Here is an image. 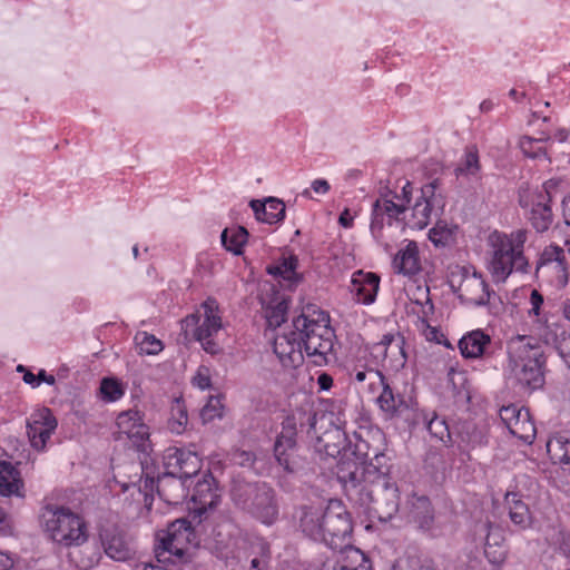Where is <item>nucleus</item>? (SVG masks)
<instances>
[{
    "instance_id": "nucleus-45",
    "label": "nucleus",
    "mask_w": 570,
    "mask_h": 570,
    "mask_svg": "<svg viewBox=\"0 0 570 570\" xmlns=\"http://www.w3.org/2000/svg\"><path fill=\"white\" fill-rule=\"evenodd\" d=\"M549 137L544 139H535L530 136H523L520 138L519 146L522 154L531 159H538L541 157H547V150L539 146L540 142L548 140Z\"/></svg>"
},
{
    "instance_id": "nucleus-35",
    "label": "nucleus",
    "mask_w": 570,
    "mask_h": 570,
    "mask_svg": "<svg viewBox=\"0 0 570 570\" xmlns=\"http://www.w3.org/2000/svg\"><path fill=\"white\" fill-rule=\"evenodd\" d=\"M248 230L244 226L226 227L220 235L223 247L232 254L239 256L248 242Z\"/></svg>"
},
{
    "instance_id": "nucleus-62",
    "label": "nucleus",
    "mask_w": 570,
    "mask_h": 570,
    "mask_svg": "<svg viewBox=\"0 0 570 570\" xmlns=\"http://www.w3.org/2000/svg\"><path fill=\"white\" fill-rule=\"evenodd\" d=\"M531 308L529 309V316L540 317L542 315V306L544 304V297L538 289H532L530 294Z\"/></svg>"
},
{
    "instance_id": "nucleus-58",
    "label": "nucleus",
    "mask_w": 570,
    "mask_h": 570,
    "mask_svg": "<svg viewBox=\"0 0 570 570\" xmlns=\"http://www.w3.org/2000/svg\"><path fill=\"white\" fill-rule=\"evenodd\" d=\"M287 302L285 299L278 302L275 306L271 307L267 320L271 325L281 326L286 322Z\"/></svg>"
},
{
    "instance_id": "nucleus-21",
    "label": "nucleus",
    "mask_w": 570,
    "mask_h": 570,
    "mask_svg": "<svg viewBox=\"0 0 570 570\" xmlns=\"http://www.w3.org/2000/svg\"><path fill=\"white\" fill-rule=\"evenodd\" d=\"M380 276L376 273L358 269L353 273L351 292L357 303L371 305L375 302L380 289Z\"/></svg>"
},
{
    "instance_id": "nucleus-11",
    "label": "nucleus",
    "mask_w": 570,
    "mask_h": 570,
    "mask_svg": "<svg viewBox=\"0 0 570 570\" xmlns=\"http://www.w3.org/2000/svg\"><path fill=\"white\" fill-rule=\"evenodd\" d=\"M342 412L335 414L333 411L322 412L321 421H326V428L320 435L316 436L314 442L315 451L324 458L345 459L348 456V445L351 440L346 433V421L342 417Z\"/></svg>"
},
{
    "instance_id": "nucleus-46",
    "label": "nucleus",
    "mask_w": 570,
    "mask_h": 570,
    "mask_svg": "<svg viewBox=\"0 0 570 570\" xmlns=\"http://www.w3.org/2000/svg\"><path fill=\"white\" fill-rule=\"evenodd\" d=\"M144 414L137 410H128L121 412L116 420V424L119 432L126 434V436L137 426L138 422L141 421Z\"/></svg>"
},
{
    "instance_id": "nucleus-17",
    "label": "nucleus",
    "mask_w": 570,
    "mask_h": 570,
    "mask_svg": "<svg viewBox=\"0 0 570 570\" xmlns=\"http://www.w3.org/2000/svg\"><path fill=\"white\" fill-rule=\"evenodd\" d=\"M163 466L166 473L191 480L200 472L202 459L188 449L169 446L163 453Z\"/></svg>"
},
{
    "instance_id": "nucleus-52",
    "label": "nucleus",
    "mask_w": 570,
    "mask_h": 570,
    "mask_svg": "<svg viewBox=\"0 0 570 570\" xmlns=\"http://www.w3.org/2000/svg\"><path fill=\"white\" fill-rule=\"evenodd\" d=\"M28 428H29L28 434H29L31 445L37 450L45 449V446L52 433L40 429L39 424H28Z\"/></svg>"
},
{
    "instance_id": "nucleus-25",
    "label": "nucleus",
    "mask_w": 570,
    "mask_h": 570,
    "mask_svg": "<svg viewBox=\"0 0 570 570\" xmlns=\"http://www.w3.org/2000/svg\"><path fill=\"white\" fill-rule=\"evenodd\" d=\"M0 495L24 500L26 487L20 470L9 461L0 460Z\"/></svg>"
},
{
    "instance_id": "nucleus-44",
    "label": "nucleus",
    "mask_w": 570,
    "mask_h": 570,
    "mask_svg": "<svg viewBox=\"0 0 570 570\" xmlns=\"http://www.w3.org/2000/svg\"><path fill=\"white\" fill-rule=\"evenodd\" d=\"M480 170L479 153L475 148H468L460 165L454 169L456 177L475 175Z\"/></svg>"
},
{
    "instance_id": "nucleus-50",
    "label": "nucleus",
    "mask_w": 570,
    "mask_h": 570,
    "mask_svg": "<svg viewBox=\"0 0 570 570\" xmlns=\"http://www.w3.org/2000/svg\"><path fill=\"white\" fill-rule=\"evenodd\" d=\"M559 186V179L550 178L546 180L540 187H531L529 185V194H532L541 199L553 203L552 193Z\"/></svg>"
},
{
    "instance_id": "nucleus-32",
    "label": "nucleus",
    "mask_w": 570,
    "mask_h": 570,
    "mask_svg": "<svg viewBox=\"0 0 570 570\" xmlns=\"http://www.w3.org/2000/svg\"><path fill=\"white\" fill-rule=\"evenodd\" d=\"M317 422L318 412L312 406H299L284 417L281 423V431H284V428L288 424L294 432V436H297L298 429L304 430L305 428H307V433H311V431L316 433Z\"/></svg>"
},
{
    "instance_id": "nucleus-56",
    "label": "nucleus",
    "mask_w": 570,
    "mask_h": 570,
    "mask_svg": "<svg viewBox=\"0 0 570 570\" xmlns=\"http://www.w3.org/2000/svg\"><path fill=\"white\" fill-rule=\"evenodd\" d=\"M31 424H39L40 429L53 433L58 426V421L50 409L43 407L38 414V419H35Z\"/></svg>"
},
{
    "instance_id": "nucleus-5",
    "label": "nucleus",
    "mask_w": 570,
    "mask_h": 570,
    "mask_svg": "<svg viewBox=\"0 0 570 570\" xmlns=\"http://www.w3.org/2000/svg\"><path fill=\"white\" fill-rule=\"evenodd\" d=\"M509 367L512 379L525 392L543 389L547 360L541 343L527 335H517L508 343Z\"/></svg>"
},
{
    "instance_id": "nucleus-7",
    "label": "nucleus",
    "mask_w": 570,
    "mask_h": 570,
    "mask_svg": "<svg viewBox=\"0 0 570 570\" xmlns=\"http://www.w3.org/2000/svg\"><path fill=\"white\" fill-rule=\"evenodd\" d=\"M40 523L49 538L65 548L80 547L88 540L85 519L68 507L45 505L40 514Z\"/></svg>"
},
{
    "instance_id": "nucleus-15",
    "label": "nucleus",
    "mask_w": 570,
    "mask_h": 570,
    "mask_svg": "<svg viewBox=\"0 0 570 570\" xmlns=\"http://www.w3.org/2000/svg\"><path fill=\"white\" fill-rule=\"evenodd\" d=\"M492 256L489 262V271L495 282H505L513 273L514 232L507 234L494 230L489 236Z\"/></svg>"
},
{
    "instance_id": "nucleus-6",
    "label": "nucleus",
    "mask_w": 570,
    "mask_h": 570,
    "mask_svg": "<svg viewBox=\"0 0 570 570\" xmlns=\"http://www.w3.org/2000/svg\"><path fill=\"white\" fill-rule=\"evenodd\" d=\"M230 500L236 508L265 525L274 524L279 517V503L275 489L265 481L233 479Z\"/></svg>"
},
{
    "instance_id": "nucleus-28",
    "label": "nucleus",
    "mask_w": 570,
    "mask_h": 570,
    "mask_svg": "<svg viewBox=\"0 0 570 570\" xmlns=\"http://www.w3.org/2000/svg\"><path fill=\"white\" fill-rule=\"evenodd\" d=\"M249 206L254 212L255 218L261 223L274 225L283 222L285 218L286 207L279 198L252 199Z\"/></svg>"
},
{
    "instance_id": "nucleus-18",
    "label": "nucleus",
    "mask_w": 570,
    "mask_h": 570,
    "mask_svg": "<svg viewBox=\"0 0 570 570\" xmlns=\"http://www.w3.org/2000/svg\"><path fill=\"white\" fill-rule=\"evenodd\" d=\"M406 204L395 203L391 198H385L382 204L381 199H376L372 204L371 209V224L370 230L375 239H380L383 236L384 217L387 218V225H392L393 222H400V215L406 212Z\"/></svg>"
},
{
    "instance_id": "nucleus-31",
    "label": "nucleus",
    "mask_w": 570,
    "mask_h": 570,
    "mask_svg": "<svg viewBox=\"0 0 570 570\" xmlns=\"http://www.w3.org/2000/svg\"><path fill=\"white\" fill-rule=\"evenodd\" d=\"M504 502L508 508V513L511 522L518 530H527L532 525V514L529 505L522 500L520 492H507Z\"/></svg>"
},
{
    "instance_id": "nucleus-48",
    "label": "nucleus",
    "mask_w": 570,
    "mask_h": 570,
    "mask_svg": "<svg viewBox=\"0 0 570 570\" xmlns=\"http://www.w3.org/2000/svg\"><path fill=\"white\" fill-rule=\"evenodd\" d=\"M158 488V478L155 479L153 476L146 475L140 480L139 484V493L144 497L145 507L150 510L154 502V493L157 492Z\"/></svg>"
},
{
    "instance_id": "nucleus-36",
    "label": "nucleus",
    "mask_w": 570,
    "mask_h": 570,
    "mask_svg": "<svg viewBox=\"0 0 570 570\" xmlns=\"http://www.w3.org/2000/svg\"><path fill=\"white\" fill-rule=\"evenodd\" d=\"M508 430L510 434L521 440L523 443L532 444L537 435V429L529 409L522 412L521 416L515 419Z\"/></svg>"
},
{
    "instance_id": "nucleus-53",
    "label": "nucleus",
    "mask_w": 570,
    "mask_h": 570,
    "mask_svg": "<svg viewBox=\"0 0 570 570\" xmlns=\"http://www.w3.org/2000/svg\"><path fill=\"white\" fill-rule=\"evenodd\" d=\"M22 380L33 389L38 387L41 383H46L48 385H53L56 383V377L52 374H48L43 368H41L38 374H33L31 371H26Z\"/></svg>"
},
{
    "instance_id": "nucleus-1",
    "label": "nucleus",
    "mask_w": 570,
    "mask_h": 570,
    "mask_svg": "<svg viewBox=\"0 0 570 570\" xmlns=\"http://www.w3.org/2000/svg\"><path fill=\"white\" fill-rule=\"evenodd\" d=\"M330 315L314 304L303 308L292 321V330L277 338L274 352L282 357L296 348H304L308 356L315 357L318 365L327 363V355L334 348V331L330 327Z\"/></svg>"
},
{
    "instance_id": "nucleus-22",
    "label": "nucleus",
    "mask_w": 570,
    "mask_h": 570,
    "mask_svg": "<svg viewBox=\"0 0 570 570\" xmlns=\"http://www.w3.org/2000/svg\"><path fill=\"white\" fill-rule=\"evenodd\" d=\"M189 481L178 475L163 472L158 475V497L167 504H179L189 495Z\"/></svg>"
},
{
    "instance_id": "nucleus-12",
    "label": "nucleus",
    "mask_w": 570,
    "mask_h": 570,
    "mask_svg": "<svg viewBox=\"0 0 570 570\" xmlns=\"http://www.w3.org/2000/svg\"><path fill=\"white\" fill-rule=\"evenodd\" d=\"M324 544L332 550L350 549L353 522L341 500H330L324 508Z\"/></svg>"
},
{
    "instance_id": "nucleus-20",
    "label": "nucleus",
    "mask_w": 570,
    "mask_h": 570,
    "mask_svg": "<svg viewBox=\"0 0 570 570\" xmlns=\"http://www.w3.org/2000/svg\"><path fill=\"white\" fill-rule=\"evenodd\" d=\"M392 340V332L384 333L377 342H363L357 348L358 362L364 361L371 372L380 370L387 360V350Z\"/></svg>"
},
{
    "instance_id": "nucleus-61",
    "label": "nucleus",
    "mask_w": 570,
    "mask_h": 570,
    "mask_svg": "<svg viewBox=\"0 0 570 570\" xmlns=\"http://www.w3.org/2000/svg\"><path fill=\"white\" fill-rule=\"evenodd\" d=\"M14 535L13 518L0 507V537L8 538Z\"/></svg>"
},
{
    "instance_id": "nucleus-16",
    "label": "nucleus",
    "mask_w": 570,
    "mask_h": 570,
    "mask_svg": "<svg viewBox=\"0 0 570 570\" xmlns=\"http://www.w3.org/2000/svg\"><path fill=\"white\" fill-rule=\"evenodd\" d=\"M98 538L105 554L114 561L126 562L136 554L128 533L118 524L101 525Z\"/></svg>"
},
{
    "instance_id": "nucleus-13",
    "label": "nucleus",
    "mask_w": 570,
    "mask_h": 570,
    "mask_svg": "<svg viewBox=\"0 0 570 570\" xmlns=\"http://www.w3.org/2000/svg\"><path fill=\"white\" fill-rule=\"evenodd\" d=\"M273 456L277 468L282 471L281 478L296 479L307 469V460L299 453L297 436L287 424L279 431L273 444Z\"/></svg>"
},
{
    "instance_id": "nucleus-19",
    "label": "nucleus",
    "mask_w": 570,
    "mask_h": 570,
    "mask_svg": "<svg viewBox=\"0 0 570 570\" xmlns=\"http://www.w3.org/2000/svg\"><path fill=\"white\" fill-rule=\"evenodd\" d=\"M460 291L458 297L473 306H484L489 304L491 296L495 295L482 275L476 272L462 279Z\"/></svg>"
},
{
    "instance_id": "nucleus-60",
    "label": "nucleus",
    "mask_w": 570,
    "mask_h": 570,
    "mask_svg": "<svg viewBox=\"0 0 570 570\" xmlns=\"http://www.w3.org/2000/svg\"><path fill=\"white\" fill-rule=\"evenodd\" d=\"M451 237V230L444 226H440L439 224L431 228L429 232V238L435 246H444Z\"/></svg>"
},
{
    "instance_id": "nucleus-23",
    "label": "nucleus",
    "mask_w": 570,
    "mask_h": 570,
    "mask_svg": "<svg viewBox=\"0 0 570 570\" xmlns=\"http://www.w3.org/2000/svg\"><path fill=\"white\" fill-rule=\"evenodd\" d=\"M440 185V179H433L431 183L425 184L421 188V196L416 199L413 206V218L415 219L414 226L417 229L425 228L430 220L431 214L436 204H439L435 190Z\"/></svg>"
},
{
    "instance_id": "nucleus-57",
    "label": "nucleus",
    "mask_w": 570,
    "mask_h": 570,
    "mask_svg": "<svg viewBox=\"0 0 570 570\" xmlns=\"http://www.w3.org/2000/svg\"><path fill=\"white\" fill-rule=\"evenodd\" d=\"M424 463L426 469H431L435 473H444L448 468L443 454L436 450L428 452Z\"/></svg>"
},
{
    "instance_id": "nucleus-43",
    "label": "nucleus",
    "mask_w": 570,
    "mask_h": 570,
    "mask_svg": "<svg viewBox=\"0 0 570 570\" xmlns=\"http://www.w3.org/2000/svg\"><path fill=\"white\" fill-rule=\"evenodd\" d=\"M135 342L140 355H157L164 350V343L148 332H138Z\"/></svg>"
},
{
    "instance_id": "nucleus-42",
    "label": "nucleus",
    "mask_w": 570,
    "mask_h": 570,
    "mask_svg": "<svg viewBox=\"0 0 570 570\" xmlns=\"http://www.w3.org/2000/svg\"><path fill=\"white\" fill-rule=\"evenodd\" d=\"M449 381L452 384V392L455 402L469 403L471 400L470 390L468 387V379L464 373H456L453 368L450 370Z\"/></svg>"
},
{
    "instance_id": "nucleus-49",
    "label": "nucleus",
    "mask_w": 570,
    "mask_h": 570,
    "mask_svg": "<svg viewBox=\"0 0 570 570\" xmlns=\"http://www.w3.org/2000/svg\"><path fill=\"white\" fill-rule=\"evenodd\" d=\"M347 559L351 561V570H372L370 558L357 548L350 547L347 549Z\"/></svg>"
},
{
    "instance_id": "nucleus-26",
    "label": "nucleus",
    "mask_w": 570,
    "mask_h": 570,
    "mask_svg": "<svg viewBox=\"0 0 570 570\" xmlns=\"http://www.w3.org/2000/svg\"><path fill=\"white\" fill-rule=\"evenodd\" d=\"M298 257L289 255L281 257L276 263L266 267V273L279 279V283L286 288L293 291L303 282V275L297 273Z\"/></svg>"
},
{
    "instance_id": "nucleus-9",
    "label": "nucleus",
    "mask_w": 570,
    "mask_h": 570,
    "mask_svg": "<svg viewBox=\"0 0 570 570\" xmlns=\"http://www.w3.org/2000/svg\"><path fill=\"white\" fill-rule=\"evenodd\" d=\"M375 375L380 380L382 391L376 397V404L382 412L385 421L401 422L404 429H407L410 423L415 424V415L419 409V403L411 396H405L394 389L389 383L385 374L377 370Z\"/></svg>"
},
{
    "instance_id": "nucleus-27",
    "label": "nucleus",
    "mask_w": 570,
    "mask_h": 570,
    "mask_svg": "<svg viewBox=\"0 0 570 570\" xmlns=\"http://www.w3.org/2000/svg\"><path fill=\"white\" fill-rule=\"evenodd\" d=\"M204 311V321L194 330V338L200 340L216 335L223 327L219 304L215 297H207L200 305Z\"/></svg>"
},
{
    "instance_id": "nucleus-24",
    "label": "nucleus",
    "mask_w": 570,
    "mask_h": 570,
    "mask_svg": "<svg viewBox=\"0 0 570 570\" xmlns=\"http://www.w3.org/2000/svg\"><path fill=\"white\" fill-rule=\"evenodd\" d=\"M396 274L413 278L422 272L419 246L415 240H407V244L397 250L392 261Z\"/></svg>"
},
{
    "instance_id": "nucleus-38",
    "label": "nucleus",
    "mask_w": 570,
    "mask_h": 570,
    "mask_svg": "<svg viewBox=\"0 0 570 570\" xmlns=\"http://www.w3.org/2000/svg\"><path fill=\"white\" fill-rule=\"evenodd\" d=\"M168 429L176 434H181L188 425V412L185 401L181 396L175 397L170 407L168 419Z\"/></svg>"
},
{
    "instance_id": "nucleus-29",
    "label": "nucleus",
    "mask_w": 570,
    "mask_h": 570,
    "mask_svg": "<svg viewBox=\"0 0 570 570\" xmlns=\"http://www.w3.org/2000/svg\"><path fill=\"white\" fill-rule=\"evenodd\" d=\"M492 340L483 330L478 328L465 333L458 343L463 358L473 360L482 357Z\"/></svg>"
},
{
    "instance_id": "nucleus-63",
    "label": "nucleus",
    "mask_w": 570,
    "mask_h": 570,
    "mask_svg": "<svg viewBox=\"0 0 570 570\" xmlns=\"http://www.w3.org/2000/svg\"><path fill=\"white\" fill-rule=\"evenodd\" d=\"M484 554L489 562L495 566L502 564L505 560V551L502 549H493V547L489 542H487L485 544Z\"/></svg>"
},
{
    "instance_id": "nucleus-51",
    "label": "nucleus",
    "mask_w": 570,
    "mask_h": 570,
    "mask_svg": "<svg viewBox=\"0 0 570 570\" xmlns=\"http://www.w3.org/2000/svg\"><path fill=\"white\" fill-rule=\"evenodd\" d=\"M132 444L140 450H145L146 442L149 440V428L144 423V417L137 426L127 435Z\"/></svg>"
},
{
    "instance_id": "nucleus-54",
    "label": "nucleus",
    "mask_w": 570,
    "mask_h": 570,
    "mask_svg": "<svg viewBox=\"0 0 570 570\" xmlns=\"http://www.w3.org/2000/svg\"><path fill=\"white\" fill-rule=\"evenodd\" d=\"M233 459L239 466L252 469L255 473L261 474L259 470L255 466L257 458L253 451L238 449L234 452Z\"/></svg>"
},
{
    "instance_id": "nucleus-37",
    "label": "nucleus",
    "mask_w": 570,
    "mask_h": 570,
    "mask_svg": "<svg viewBox=\"0 0 570 570\" xmlns=\"http://www.w3.org/2000/svg\"><path fill=\"white\" fill-rule=\"evenodd\" d=\"M387 347L389 356L386 361L389 362V367L397 372L405 366L407 361L404 336L400 332H392V340Z\"/></svg>"
},
{
    "instance_id": "nucleus-34",
    "label": "nucleus",
    "mask_w": 570,
    "mask_h": 570,
    "mask_svg": "<svg viewBox=\"0 0 570 570\" xmlns=\"http://www.w3.org/2000/svg\"><path fill=\"white\" fill-rule=\"evenodd\" d=\"M324 509L304 507L299 519L302 532L308 538L324 543Z\"/></svg>"
},
{
    "instance_id": "nucleus-14",
    "label": "nucleus",
    "mask_w": 570,
    "mask_h": 570,
    "mask_svg": "<svg viewBox=\"0 0 570 570\" xmlns=\"http://www.w3.org/2000/svg\"><path fill=\"white\" fill-rule=\"evenodd\" d=\"M518 205L523 210L524 218L538 234L550 229L554 220L551 202L529 194V184H522L517 191Z\"/></svg>"
},
{
    "instance_id": "nucleus-3",
    "label": "nucleus",
    "mask_w": 570,
    "mask_h": 570,
    "mask_svg": "<svg viewBox=\"0 0 570 570\" xmlns=\"http://www.w3.org/2000/svg\"><path fill=\"white\" fill-rule=\"evenodd\" d=\"M346 460L340 459L336 465V474L341 469L353 471L356 469L358 481H374L377 478L393 473V458L385 450V435L382 431H365L354 433V442Z\"/></svg>"
},
{
    "instance_id": "nucleus-64",
    "label": "nucleus",
    "mask_w": 570,
    "mask_h": 570,
    "mask_svg": "<svg viewBox=\"0 0 570 570\" xmlns=\"http://www.w3.org/2000/svg\"><path fill=\"white\" fill-rule=\"evenodd\" d=\"M101 558H102V554H101L99 548L94 547L91 549L90 553L88 554V557L81 559L80 567L86 570L91 569L95 566L99 564Z\"/></svg>"
},
{
    "instance_id": "nucleus-2",
    "label": "nucleus",
    "mask_w": 570,
    "mask_h": 570,
    "mask_svg": "<svg viewBox=\"0 0 570 570\" xmlns=\"http://www.w3.org/2000/svg\"><path fill=\"white\" fill-rule=\"evenodd\" d=\"M356 469H341L337 480L348 500L358 504L368 517L380 522L393 519L400 509V490L393 473L374 481H358Z\"/></svg>"
},
{
    "instance_id": "nucleus-59",
    "label": "nucleus",
    "mask_w": 570,
    "mask_h": 570,
    "mask_svg": "<svg viewBox=\"0 0 570 570\" xmlns=\"http://www.w3.org/2000/svg\"><path fill=\"white\" fill-rule=\"evenodd\" d=\"M525 410L527 407H519L517 404L504 405L500 409V419L508 429L511 425V423H513L515 419H519V416H521V413L524 412Z\"/></svg>"
},
{
    "instance_id": "nucleus-8",
    "label": "nucleus",
    "mask_w": 570,
    "mask_h": 570,
    "mask_svg": "<svg viewBox=\"0 0 570 570\" xmlns=\"http://www.w3.org/2000/svg\"><path fill=\"white\" fill-rule=\"evenodd\" d=\"M416 414L415 424L410 423L406 429L409 432H414L422 426L432 439L442 442L445 446H452L456 442L454 436L468 445H475L482 441L481 432L478 431L476 425L472 422H462L458 424L455 431H452L445 417L434 411L430 413L419 407Z\"/></svg>"
},
{
    "instance_id": "nucleus-33",
    "label": "nucleus",
    "mask_w": 570,
    "mask_h": 570,
    "mask_svg": "<svg viewBox=\"0 0 570 570\" xmlns=\"http://www.w3.org/2000/svg\"><path fill=\"white\" fill-rule=\"evenodd\" d=\"M233 527V522L228 518L222 514L216 515L214 511L204 520L200 535L214 540L216 543L224 544L232 535Z\"/></svg>"
},
{
    "instance_id": "nucleus-4",
    "label": "nucleus",
    "mask_w": 570,
    "mask_h": 570,
    "mask_svg": "<svg viewBox=\"0 0 570 570\" xmlns=\"http://www.w3.org/2000/svg\"><path fill=\"white\" fill-rule=\"evenodd\" d=\"M204 524L193 518H180L170 522L165 531L156 534L155 558L159 563L189 567L196 563Z\"/></svg>"
},
{
    "instance_id": "nucleus-47",
    "label": "nucleus",
    "mask_w": 570,
    "mask_h": 570,
    "mask_svg": "<svg viewBox=\"0 0 570 570\" xmlns=\"http://www.w3.org/2000/svg\"><path fill=\"white\" fill-rule=\"evenodd\" d=\"M224 405L219 397H210L208 402L200 410V417L203 422H210L215 419L223 417Z\"/></svg>"
},
{
    "instance_id": "nucleus-41",
    "label": "nucleus",
    "mask_w": 570,
    "mask_h": 570,
    "mask_svg": "<svg viewBox=\"0 0 570 570\" xmlns=\"http://www.w3.org/2000/svg\"><path fill=\"white\" fill-rule=\"evenodd\" d=\"M125 392L121 381L117 377H104L100 381L99 394L105 402H116L125 395Z\"/></svg>"
},
{
    "instance_id": "nucleus-55",
    "label": "nucleus",
    "mask_w": 570,
    "mask_h": 570,
    "mask_svg": "<svg viewBox=\"0 0 570 570\" xmlns=\"http://www.w3.org/2000/svg\"><path fill=\"white\" fill-rule=\"evenodd\" d=\"M556 350L560 357L564 361L570 368V333L562 331L554 337Z\"/></svg>"
},
{
    "instance_id": "nucleus-30",
    "label": "nucleus",
    "mask_w": 570,
    "mask_h": 570,
    "mask_svg": "<svg viewBox=\"0 0 570 570\" xmlns=\"http://www.w3.org/2000/svg\"><path fill=\"white\" fill-rule=\"evenodd\" d=\"M409 518L422 530H430L434 523V509L429 497L413 493L407 501Z\"/></svg>"
},
{
    "instance_id": "nucleus-39",
    "label": "nucleus",
    "mask_w": 570,
    "mask_h": 570,
    "mask_svg": "<svg viewBox=\"0 0 570 570\" xmlns=\"http://www.w3.org/2000/svg\"><path fill=\"white\" fill-rule=\"evenodd\" d=\"M528 232L525 229L514 230V248H513V272L527 274L530 269L528 258L524 256L523 248L527 242Z\"/></svg>"
},
{
    "instance_id": "nucleus-40",
    "label": "nucleus",
    "mask_w": 570,
    "mask_h": 570,
    "mask_svg": "<svg viewBox=\"0 0 570 570\" xmlns=\"http://www.w3.org/2000/svg\"><path fill=\"white\" fill-rule=\"evenodd\" d=\"M551 263H557L562 271L567 269V261L564 257V250L561 246L557 244H551L547 246L542 253L540 254L537 265H535V275H538L539 271Z\"/></svg>"
},
{
    "instance_id": "nucleus-10",
    "label": "nucleus",
    "mask_w": 570,
    "mask_h": 570,
    "mask_svg": "<svg viewBox=\"0 0 570 570\" xmlns=\"http://www.w3.org/2000/svg\"><path fill=\"white\" fill-rule=\"evenodd\" d=\"M196 481L189 482V498L191 505L189 507L188 517L194 522L202 523L210 515L220 503L222 493L218 481L210 470L195 476Z\"/></svg>"
}]
</instances>
